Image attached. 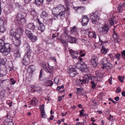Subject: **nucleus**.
<instances>
[{"mask_svg":"<svg viewBox=\"0 0 125 125\" xmlns=\"http://www.w3.org/2000/svg\"><path fill=\"white\" fill-rule=\"evenodd\" d=\"M10 44L9 43H5L2 40L0 39V52L4 55L9 53L11 50Z\"/></svg>","mask_w":125,"mask_h":125,"instance_id":"nucleus-1","label":"nucleus"},{"mask_svg":"<svg viewBox=\"0 0 125 125\" xmlns=\"http://www.w3.org/2000/svg\"><path fill=\"white\" fill-rule=\"evenodd\" d=\"M23 47L26 52L25 54L22 62L23 65H26L28 64V61L29 60V58L31 57V53L32 51L30 49V46L27 43L24 44Z\"/></svg>","mask_w":125,"mask_h":125,"instance_id":"nucleus-2","label":"nucleus"},{"mask_svg":"<svg viewBox=\"0 0 125 125\" xmlns=\"http://www.w3.org/2000/svg\"><path fill=\"white\" fill-rule=\"evenodd\" d=\"M107 58L106 57L103 58L100 62V64L103 66L102 68L103 69L106 68L108 69H111L112 66V65L109 62H108Z\"/></svg>","mask_w":125,"mask_h":125,"instance_id":"nucleus-3","label":"nucleus"},{"mask_svg":"<svg viewBox=\"0 0 125 125\" xmlns=\"http://www.w3.org/2000/svg\"><path fill=\"white\" fill-rule=\"evenodd\" d=\"M89 16L90 17V20L92 21V23L95 24L96 22L99 20V17L97 15V14L95 13H92L89 15Z\"/></svg>","mask_w":125,"mask_h":125,"instance_id":"nucleus-4","label":"nucleus"},{"mask_svg":"<svg viewBox=\"0 0 125 125\" xmlns=\"http://www.w3.org/2000/svg\"><path fill=\"white\" fill-rule=\"evenodd\" d=\"M68 72L69 75L71 77H74L77 74L76 70L73 68H69Z\"/></svg>","mask_w":125,"mask_h":125,"instance_id":"nucleus-5","label":"nucleus"},{"mask_svg":"<svg viewBox=\"0 0 125 125\" xmlns=\"http://www.w3.org/2000/svg\"><path fill=\"white\" fill-rule=\"evenodd\" d=\"M70 53L71 54V56L73 59H78L77 58L78 55V52L77 51H75L73 50L72 49H70L69 50Z\"/></svg>","mask_w":125,"mask_h":125,"instance_id":"nucleus-6","label":"nucleus"},{"mask_svg":"<svg viewBox=\"0 0 125 125\" xmlns=\"http://www.w3.org/2000/svg\"><path fill=\"white\" fill-rule=\"evenodd\" d=\"M89 21V18L87 16H84L82 21V24L83 26H86L87 25Z\"/></svg>","mask_w":125,"mask_h":125,"instance_id":"nucleus-7","label":"nucleus"},{"mask_svg":"<svg viewBox=\"0 0 125 125\" xmlns=\"http://www.w3.org/2000/svg\"><path fill=\"white\" fill-rule=\"evenodd\" d=\"M9 33L10 36L12 37L13 40H14V38L17 37L18 39L20 38V36L18 34H16V33L14 31L12 30H11L9 31Z\"/></svg>","mask_w":125,"mask_h":125,"instance_id":"nucleus-8","label":"nucleus"},{"mask_svg":"<svg viewBox=\"0 0 125 125\" xmlns=\"http://www.w3.org/2000/svg\"><path fill=\"white\" fill-rule=\"evenodd\" d=\"M58 10H65V8L64 6L61 4H59L56 7L52 9V13H53V12H54L55 11Z\"/></svg>","mask_w":125,"mask_h":125,"instance_id":"nucleus-9","label":"nucleus"},{"mask_svg":"<svg viewBox=\"0 0 125 125\" xmlns=\"http://www.w3.org/2000/svg\"><path fill=\"white\" fill-rule=\"evenodd\" d=\"M98 60V58L95 56H94L92 57V59L91 60V62L93 67H95L97 64V61Z\"/></svg>","mask_w":125,"mask_h":125,"instance_id":"nucleus-10","label":"nucleus"},{"mask_svg":"<svg viewBox=\"0 0 125 125\" xmlns=\"http://www.w3.org/2000/svg\"><path fill=\"white\" fill-rule=\"evenodd\" d=\"M78 59L79 60L76 65L75 67L76 68L80 70L81 68L82 64H83V62L82 61V58L80 57H79Z\"/></svg>","mask_w":125,"mask_h":125,"instance_id":"nucleus-11","label":"nucleus"},{"mask_svg":"<svg viewBox=\"0 0 125 125\" xmlns=\"http://www.w3.org/2000/svg\"><path fill=\"white\" fill-rule=\"evenodd\" d=\"M66 12L65 10H63L62 11H61L59 13V14H57L55 15L56 17L55 19H57V18L59 17L62 20L64 19L65 18L64 14Z\"/></svg>","mask_w":125,"mask_h":125,"instance_id":"nucleus-12","label":"nucleus"},{"mask_svg":"<svg viewBox=\"0 0 125 125\" xmlns=\"http://www.w3.org/2000/svg\"><path fill=\"white\" fill-rule=\"evenodd\" d=\"M113 37L115 40V41L117 42H119L121 41V39L119 37V35L117 34V33L114 31H113Z\"/></svg>","mask_w":125,"mask_h":125,"instance_id":"nucleus-13","label":"nucleus"},{"mask_svg":"<svg viewBox=\"0 0 125 125\" xmlns=\"http://www.w3.org/2000/svg\"><path fill=\"white\" fill-rule=\"evenodd\" d=\"M20 38L19 39L17 38V37L16 38H14V41H13L14 44L15 45L16 47L17 48L19 49V46L21 43V41L20 40Z\"/></svg>","mask_w":125,"mask_h":125,"instance_id":"nucleus-14","label":"nucleus"},{"mask_svg":"<svg viewBox=\"0 0 125 125\" xmlns=\"http://www.w3.org/2000/svg\"><path fill=\"white\" fill-rule=\"evenodd\" d=\"M90 78V74H89L84 75L83 79H82L83 82V83L85 84L88 83V82Z\"/></svg>","mask_w":125,"mask_h":125,"instance_id":"nucleus-15","label":"nucleus"},{"mask_svg":"<svg viewBox=\"0 0 125 125\" xmlns=\"http://www.w3.org/2000/svg\"><path fill=\"white\" fill-rule=\"evenodd\" d=\"M70 29L71 31L73 34L77 35H78L77 28L76 26H74L72 27H71Z\"/></svg>","mask_w":125,"mask_h":125,"instance_id":"nucleus-16","label":"nucleus"},{"mask_svg":"<svg viewBox=\"0 0 125 125\" xmlns=\"http://www.w3.org/2000/svg\"><path fill=\"white\" fill-rule=\"evenodd\" d=\"M77 39L74 37H69L68 38V42L72 43H76Z\"/></svg>","mask_w":125,"mask_h":125,"instance_id":"nucleus-17","label":"nucleus"},{"mask_svg":"<svg viewBox=\"0 0 125 125\" xmlns=\"http://www.w3.org/2000/svg\"><path fill=\"white\" fill-rule=\"evenodd\" d=\"M38 30L40 31L41 32H43L45 30V28L43 23L38 25Z\"/></svg>","mask_w":125,"mask_h":125,"instance_id":"nucleus-18","label":"nucleus"},{"mask_svg":"<svg viewBox=\"0 0 125 125\" xmlns=\"http://www.w3.org/2000/svg\"><path fill=\"white\" fill-rule=\"evenodd\" d=\"M41 17L44 19L47 18L48 16L47 13L45 11H42L41 15Z\"/></svg>","mask_w":125,"mask_h":125,"instance_id":"nucleus-19","label":"nucleus"},{"mask_svg":"<svg viewBox=\"0 0 125 125\" xmlns=\"http://www.w3.org/2000/svg\"><path fill=\"white\" fill-rule=\"evenodd\" d=\"M44 82L45 84L47 87L51 86L53 84V82L50 80H46Z\"/></svg>","mask_w":125,"mask_h":125,"instance_id":"nucleus-20","label":"nucleus"},{"mask_svg":"<svg viewBox=\"0 0 125 125\" xmlns=\"http://www.w3.org/2000/svg\"><path fill=\"white\" fill-rule=\"evenodd\" d=\"M97 81L94 79L91 82V87L92 88L95 89V88L97 85Z\"/></svg>","mask_w":125,"mask_h":125,"instance_id":"nucleus-21","label":"nucleus"},{"mask_svg":"<svg viewBox=\"0 0 125 125\" xmlns=\"http://www.w3.org/2000/svg\"><path fill=\"white\" fill-rule=\"evenodd\" d=\"M81 68L80 70H81L83 72H86L88 71V68L87 67L86 64L83 62V64H82Z\"/></svg>","mask_w":125,"mask_h":125,"instance_id":"nucleus-22","label":"nucleus"},{"mask_svg":"<svg viewBox=\"0 0 125 125\" xmlns=\"http://www.w3.org/2000/svg\"><path fill=\"white\" fill-rule=\"evenodd\" d=\"M94 79L95 80L97 81V82L98 81L101 82L103 80V78L102 76H99L96 77V76H93L92 77L91 79Z\"/></svg>","mask_w":125,"mask_h":125,"instance_id":"nucleus-23","label":"nucleus"},{"mask_svg":"<svg viewBox=\"0 0 125 125\" xmlns=\"http://www.w3.org/2000/svg\"><path fill=\"white\" fill-rule=\"evenodd\" d=\"M102 29L103 34H106L108 30V26L107 25H104L103 26Z\"/></svg>","mask_w":125,"mask_h":125,"instance_id":"nucleus-24","label":"nucleus"},{"mask_svg":"<svg viewBox=\"0 0 125 125\" xmlns=\"http://www.w3.org/2000/svg\"><path fill=\"white\" fill-rule=\"evenodd\" d=\"M29 38H30V40L33 42H35L38 40L37 37L35 35H33V34Z\"/></svg>","mask_w":125,"mask_h":125,"instance_id":"nucleus-25","label":"nucleus"},{"mask_svg":"<svg viewBox=\"0 0 125 125\" xmlns=\"http://www.w3.org/2000/svg\"><path fill=\"white\" fill-rule=\"evenodd\" d=\"M27 27L29 29L33 30L34 29L35 26L33 23H30L28 24Z\"/></svg>","mask_w":125,"mask_h":125,"instance_id":"nucleus-26","label":"nucleus"},{"mask_svg":"<svg viewBox=\"0 0 125 125\" xmlns=\"http://www.w3.org/2000/svg\"><path fill=\"white\" fill-rule=\"evenodd\" d=\"M88 35L90 38H96V35L94 32H89L88 33Z\"/></svg>","mask_w":125,"mask_h":125,"instance_id":"nucleus-27","label":"nucleus"},{"mask_svg":"<svg viewBox=\"0 0 125 125\" xmlns=\"http://www.w3.org/2000/svg\"><path fill=\"white\" fill-rule=\"evenodd\" d=\"M25 34L26 36L29 38L31 37L32 34V33L30 30H26L25 31Z\"/></svg>","mask_w":125,"mask_h":125,"instance_id":"nucleus-28","label":"nucleus"},{"mask_svg":"<svg viewBox=\"0 0 125 125\" xmlns=\"http://www.w3.org/2000/svg\"><path fill=\"white\" fill-rule=\"evenodd\" d=\"M30 13L31 15L34 17H35L37 15V13L35 9L32 8H31Z\"/></svg>","mask_w":125,"mask_h":125,"instance_id":"nucleus-29","label":"nucleus"},{"mask_svg":"<svg viewBox=\"0 0 125 125\" xmlns=\"http://www.w3.org/2000/svg\"><path fill=\"white\" fill-rule=\"evenodd\" d=\"M16 52L14 54V57L16 58H20L21 56L19 52V49L17 48Z\"/></svg>","mask_w":125,"mask_h":125,"instance_id":"nucleus-30","label":"nucleus"},{"mask_svg":"<svg viewBox=\"0 0 125 125\" xmlns=\"http://www.w3.org/2000/svg\"><path fill=\"white\" fill-rule=\"evenodd\" d=\"M47 71L46 70H44L47 73H52L53 71L52 67L49 66L47 68Z\"/></svg>","mask_w":125,"mask_h":125,"instance_id":"nucleus-31","label":"nucleus"},{"mask_svg":"<svg viewBox=\"0 0 125 125\" xmlns=\"http://www.w3.org/2000/svg\"><path fill=\"white\" fill-rule=\"evenodd\" d=\"M47 71L46 70H44L47 73H52L53 71L52 67L49 66L47 68Z\"/></svg>","mask_w":125,"mask_h":125,"instance_id":"nucleus-32","label":"nucleus"},{"mask_svg":"<svg viewBox=\"0 0 125 125\" xmlns=\"http://www.w3.org/2000/svg\"><path fill=\"white\" fill-rule=\"evenodd\" d=\"M47 71L46 70H44L47 73H52L53 71L52 67L49 66L47 68Z\"/></svg>","mask_w":125,"mask_h":125,"instance_id":"nucleus-33","label":"nucleus"},{"mask_svg":"<svg viewBox=\"0 0 125 125\" xmlns=\"http://www.w3.org/2000/svg\"><path fill=\"white\" fill-rule=\"evenodd\" d=\"M26 22V20L24 16L22 17L20 21L18 22V23L19 24H23L25 23Z\"/></svg>","mask_w":125,"mask_h":125,"instance_id":"nucleus-34","label":"nucleus"},{"mask_svg":"<svg viewBox=\"0 0 125 125\" xmlns=\"http://www.w3.org/2000/svg\"><path fill=\"white\" fill-rule=\"evenodd\" d=\"M24 16H23L21 13H18L16 16V19L17 21L18 22L20 21L22 17H23Z\"/></svg>","mask_w":125,"mask_h":125,"instance_id":"nucleus-35","label":"nucleus"},{"mask_svg":"<svg viewBox=\"0 0 125 125\" xmlns=\"http://www.w3.org/2000/svg\"><path fill=\"white\" fill-rule=\"evenodd\" d=\"M108 51V49H106L105 47L103 46L102 47V49L101 50V52L104 54H105Z\"/></svg>","mask_w":125,"mask_h":125,"instance_id":"nucleus-36","label":"nucleus"},{"mask_svg":"<svg viewBox=\"0 0 125 125\" xmlns=\"http://www.w3.org/2000/svg\"><path fill=\"white\" fill-rule=\"evenodd\" d=\"M34 68L35 66L34 65H31L28 67V70L30 71V73H32L33 72Z\"/></svg>","mask_w":125,"mask_h":125,"instance_id":"nucleus-37","label":"nucleus"},{"mask_svg":"<svg viewBox=\"0 0 125 125\" xmlns=\"http://www.w3.org/2000/svg\"><path fill=\"white\" fill-rule=\"evenodd\" d=\"M123 5H119L117 8V11L118 12H122L123 11Z\"/></svg>","mask_w":125,"mask_h":125,"instance_id":"nucleus-38","label":"nucleus"},{"mask_svg":"<svg viewBox=\"0 0 125 125\" xmlns=\"http://www.w3.org/2000/svg\"><path fill=\"white\" fill-rule=\"evenodd\" d=\"M109 21L110 25L112 26L113 25L114 23V18L112 17L110 18L109 20Z\"/></svg>","mask_w":125,"mask_h":125,"instance_id":"nucleus-39","label":"nucleus"},{"mask_svg":"<svg viewBox=\"0 0 125 125\" xmlns=\"http://www.w3.org/2000/svg\"><path fill=\"white\" fill-rule=\"evenodd\" d=\"M44 0H35V3L38 5L41 4L43 2Z\"/></svg>","mask_w":125,"mask_h":125,"instance_id":"nucleus-40","label":"nucleus"},{"mask_svg":"<svg viewBox=\"0 0 125 125\" xmlns=\"http://www.w3.org/2000/svg\"><path fill=\"white\" fill-rule=\"evenodd\" d=\"M63 88L64 86L62 85L61 86H58L57 88V90H59V91L62 92H63Z\"/></svg>","mask_w":125,"mask_h":125,"instance_id":"nucleus-41","label":"nucleus"},{"mask_svg":"<svg viewBox=\"0 0 125 125\" xmlns=\"http://www.w3.org/2000/svg\"><path fill=\"white\" fill-rule=\"evenodd\" d=\"M77 82L79 83V85L80 86H82L83 83V80H81V79H80L79 80L77 81Z\"/></svg>","mask_w":125,"mask_h":125,"instance_id":"nucleus-42","label":"nucleus"},{"mask_svg":"<svg viewBox=\"0 0 125 125\" xmlns=\"http://www.w3.org/2000/svg\"><path fill=\"white\" fill-rule=\"evenodd\" d=\"M4 25L0 26V32H3L5 31V28L4 26Z\"/></svg>","mask_w":125,"mask_h":125,"instance_id":"nucleus-43","label":"nucleus"},{"mask_svg":"<svg viewBox=\"0 0 125 125\" xmlns=\"http://www.w3.org/2000/svg\"><path fill=\"white\" fill-rule=\"evenodd\" d=\"M51 39H46L45 40V42L47 44H51L53 43V42H51Z\"/></svg>","mask_w":125,"mask_h":125,"instance_id":"nucleus-44","label":"nucleus"},{"mask_svg":"<svg viewBox=\"0 0 125 125\" xmlns=\"http://www.w3.org/2000/svg\"><path fill=\"white\" fill-rule=\"evenodd\" d=\"M79 54L80 56L84 57L85 55V53L84 51L82 50H80L79 52Z\"/></svg>","mask_w":125,"mask_h":125,"instance_id":"nucleus-45","label":"nucleus"},{"mask_svg":"<svg viewBox=\"0 0 125 125\" xmlns=\"http://www.w3.org/2000/svg\"><path fill=\"white\" fill-rule=\"evenodd\" d=\"M118 79L121 82H123L124 79V76H119L118 77Z\"/></svg>","mask_w":125,"mask_h":125,"instance_id":"nucleus-46","label":"nucleus"},{"mask_svg":"<svg viewBox=\"0 0 125 125\" xmlns=\"http://www.w3.org/2000/svg\"><path fill=\"white\" fill-rule=\"evenodd\" d=\"M115 57L118 60H120L121 57V56L120 54L119 53H117L115 55Z\"/></svg>","mask_w":125,"mask_h":125,"instance_id":"nucleus-47","label":"nucleus"},{"mask_svg":"<svg viewBox=\"0 0 125 125\" xmlns=\"http://www.w3.org/2000/svg\"><path fill=\"white\" fill-rule=\"evenodd\" d=\"M9 8L10 10H11L12 11H13L14 9V5L12 4L9 6Z\"/></svg>","mask_w":125,"mask_h":125,"instance_id":"nucleus-48","label":"nucleus"},{"mask_svg":"<svg viewBox=\"0 0 125 125\" xmlns=\"http://www.w3.org/2000/svg\"><path fill=\"white\" fill-rule=\"evenodd\" d=\"M0 62H1L2 64L3 65H5V61L3 58H1V59L0 60Z\"/></svg>","mask_w":125,"mask_h":125,"instance_id":"nucleus-49","label":"nucleus"},{"mask_svg":"<svg viewBox=\"0 0 125 125\" xmlns=\"http://www.w3.org/2000/svg\"><path fill=\"white\" fill-rule=\"evenodd\" d=\"M43 70L42 69L41 70L40 72V74L39 76V79L40 80H41V78H42V75L43 74Z\"/></svg>","mask_w":125,"mask_h":125,"instance_id":"nucleus-50","label":"nucleus"},{"mask_svg":"<svg viewBox=\"0 0 125 125\" xmlns=\"http://www.w3.org/2000/svg\"><path fill=\"white\" fill-rule=\"evenodd\" d=\"M49 66L48 64L44 63L43 64L42 67L44 70H47V68Z\"/></svg>","mask_w":125,"mask_h":125,"instance_id":"nucleus-51","label":"nucleus"},{"mask_svg":"<svg viewBox=\"0 0 125 125\" xmlns=\"http://www.w3.org/2000/svg\"><path fill=\"white\" fill-rule=\"evenodd\" d=\"M17 30L18 32L21 33H22V32L23 31L22 29L20 27L18 28Z\"/></svg>","mask_w":125,"mask_h":125,"instance_id":"nucleus-52","label":"nucleus"},{"mask_svg":"<svg viewBox=\"0 0 125 125\" xmlns=\"http://www.w3.org/2000/svg\"><path fill=\"white\" fill-rule=\"evenodd\" d=\"M42 88H38L37 89H35L33 91V92L34 91H37V92H39L40 91H41L42 92Z\"/></svg>","mask_w":125,"mask_h":125,"instance_id":"nucleus-53","label":"nucleus"},{"mask_svg":"<svg viewBox=\"0 0 125 125\" xmlns=\"http://www.w3.org/2000/svg\"><path fill=\"white\" fill-rule=\"evenodd\" d=\"M10 84H11L12 83L13 84H15V83L16 82V81L14 80L13 78H11L10 79Z\"/></svg>","mask_w":125,"mask_h":125,"instance_id":"nucleus-54","label":"nucleus"},{"mask_svg":"<svg viewBox=\"0 0 125 125\" xmlns=\"http://www.w3.org/2000/svg\"><path fill=\"white\" fill-rule=\"evenodd\" d=\"M35 19L36 20V21L37 22V23L38 25H39L40 24L42 23L41 22L40 20L39 19L37 18V17H36V18H35Z\"/></svg>","mask_w":125,"mask_h":125,"instance_id":"nucleus-55","label":"nucleus"},{"mask_svg":"<svg viewBox=\"0 0 125 125\" xmlns=\"http://www.w3.org/2000/svg\"><path fill=\"white\" fill-rule=\"evenodd\" d=\"M121 55L122 57L124 58H125V51L123 50L122 52Z\"/></svg>","mask_w":125,"mask_h":125,"instance_id":"nucleus-56","label":"nucleus"},{"mask_svg":"<svg viewBox=\"0 0 125 125\" xmlns=\"http://www.w3.org/2000/svg\"><path fill=\"white\" fill-rule=\"evenodd\" d=\"M84 111V110L83 109H82L81 111H80L79 115L80 116H83V112Z\"/></svg>","mask_w":125,"mask_h":125,"instance_id":"nucleus-57","label":"nucleus"},{"mask_svg":"<svg viewBox=\"0 0 125 125\" xmlns=\"http://www.w3.org/2000/svg\"><path fill=\"white\" fill-rule=\"evenodd\" d=\"M7 104L9 105V106L11 107L12 106V101H10L9 100H8L7 101Z\"/></svg>","mask_w":125,"mask_h":125,"instance_id":"nucleus-58","label":"nucleus"},{"mask_svg":"<svg viewBox=\"0 0 125 125\" xmlns=\"http://www.w3.org/2000/svg\"><path fill=\"white\" fill-rule=\"evenodd\" d=\"M4 25V24L3 21L0 18V26Z\"/></svg>","mask_w":125,"mask_h":125,"instance_id":"nucleus-59","label":"nucleus"},{"mask_svg":"<svg viewBox=\"0 0 125 125\" xmlns=\"http://www.w3.org/2000/svg\"><path fill=\"white\" fill-rule=\"evenodd\" d=\"M60 42L61 43L63 44H66V43H67L64 40H63L62 39H61Z\"/></svg>","mask_w":125,"mask_h":125,"instance_id":"nucleus-60","label":"nucleus"},{"mask_svg":"<svg viewBox=\"0 0 125 125\" xmlns=\"http://www.w3.org/2000/svg\"><path fill=\"white\" fill-rule=\"evenodd\" d=\"M108 119L109 120H113V116H112L111 114L110 115L109 117L108 118Z\"/></svg>","mask_w":125,"mask_h":125,"instance_id":"nucleus-61","label":"nucleus"},{"mask_svg":"<svg viewBox=\"0 0 125 125\" xmlns=\"http://www.w3.org/2000/svg\"><path fill=\"white\" fill-rule=\"evenodd\" d=\"M53 20V18H51L48 19V21L50 24H52V23Z\"/></svg>","mask_w":125,"mask_h":125,"instance_id":"nucleus-62","label":"nucleus"},{"mask_svg":"<svg viewBox=\"0 0 125 125\" xmlns=\"http://www.w3.org/2000/svg\"><path fill=\"white\" fill-rule=\"evenodd\" d=\"M121 89L120 87H118L116 90V92L117 93H119L121 92Z\"/></svg>","mask_w":125,"mask_h":125,"instance_id":"nucleus-63","label":"nucleus"},{"mask_svg":"<svg viewBox=\"0 0 125 125\" xmlns=\"http://www.w3.org/2000/svg\"><path fill=\"white\" fill-rule=\"evenodd\" d=\"M44 104H43L40 106V110H44Z\"/></svg>","mask_w":125,"mask_h":125,"instance_id":"nucleus-64","label":"nucleus"}]
</instances>
